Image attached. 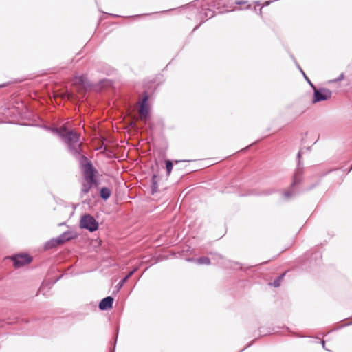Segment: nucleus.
I'll use <instances>...</instances> for the list:
<instances>
[{
    "instance_id": "f03ea898",
    "label": "nucleus",
    "mask_w": 352,
    "mask_h": 352,
    "mask_svg": "<svg viewBox=\"0 0 352 352\" xmlns=\"http://www.w3.org/2000/svg\"><path fill=\"white\" fill-rule=\"evenodd\" d=\"M104 182V176L89 164V190L98 189Z\"/></svg>"
},
{
    "instance_id": "f257e3e1",
    "label": "nucleus",
    "mask_w": 352,
    "mask_h": 352,
    "mask_svg": "<svg viewBox=\"0 0 352 352\" xmlns=\"http://www.w3.org/2000/svg\"><path fill=\"white\" fill-rule=\"evenodd\" d=\"M52 131L58 135L67 145L69 151L79 161L84 182L82 192H88V158L85 156L82 149V142L80 135L74 130L69 129L65 126L59 129H53Z\"/></svg>"
},
{
    "instance_id": "9d476101",
    "label": "nucleus",
    "mask_w": 352,
    "mask_h": 352,
    "mask_svg": "<svg viewBox=\"0 0 352 352\" xmlns=\"http://www.w3.org/2000/svg\"><path fill=\"white\" fill-rule=\"evenodd\" d=\"M59 243L58 242V240L57 239H52L51 240L48 241L47 242L45 243V250H50V249H52L55 247H56L57 245H58Z\"/></svg>"
},
{
    "instance_id": "dca6fc26",
    "label": "nucleus",
    "mask_w": 352,
    "mask_h": 352,
    "mask_svg": "<svg viewBox=\"0 0 352 352\" xmlns=\"http://www.w3.org/2000/svg\"><path fill=\"white\" fill-rule=\"evenodd\" d=\"M343 78H344V74H341L338 78H337V79H336V80H329V82L340 81V80H342Z\"/></svg>"
},
{
    "instance_id": "423d86ee",
    "label": "nucleus",
    "mask_w": 352,
    "mask_h": 352,
    "mask_svg": "<svg viewBox=\"0 0 352 352\" xmlns=\"http://www.w3.org/2000/svg\"><path fill=\"white\" fill-rule=\"evenodd\" d=\"M148 116V107L147 98H144L139 109V117L141 120H146Z\"/></svg>"
},
{
    "instance_id": "20e7f679",
    "label": "nucleus",
    "mask_w": 352,
    "mask_h": 352,
    "mask_svg": "<svg viewBox=\"0 0 352 352\" xmlns=\"http://www.w3.org/2000/svg\"><path fill=\"white\" fill-rule=\"evenodd\" d=\"M14 266L16 268L21 267L26 264L30 263L32 258L28 254H17L12 257Z\"/></svg>"
},
{
    "instance_id": "2eb2a0df",
    "label": "nucleus",
    "mask_w": 352,
    "mask_h": 352,
    "mask_svg": "<svg viewBox=\"0 0 352 352\" xmlns=\"http://www.w3.org/2000/svg\"><path fill=\"white\" fill-rule=\"evenodd\" d=\"M197 261L200 264H208L210 263V260L207 257L200 258Z\"/></svg>"
},
{
    "instance_id": "6ab92c4d",
    "label": "nucleus",
    "mask_w": 352,
    "mask_h": 352,
    "mask_svg": "<svg viewBox=\"0 0 352 352\" xmlns=\"http://www.w3.org/2000/svg\"><path fill=\"white\" fill-rule=\"evenodd\" d=\"M301 72L303 74V76H305V78L308 80L307 77L306 76L305 74L303 72V71L302 69H300Z\"/></svg>"
},
{
    "instance_id": "4468645a",
    "label": "nucleus",
    "mask_w": 352,
    "mask_h": 352,
    "mask_svg": "<svg viewBox=\"0 0 352 352\" xmlns=\"http://www.w3.org/2000/svg\"><path fill=\"white\" fill-rule=\"evenodd\" d=\"M133 273V271H131V272H129V274L118 284V289H120L123 286L124 283L128 280V278L129 277L131 276Z\"/></svg>"
},
{
    "instance_id": "1a4fd4ad",
    "label": "nucleus",
    "mask_w": 352,
    "mask_h": 352,
    "mask_svg": "<svg viewBox=\"0 0 352 352\" xmlns=\"http://www.w3.org/2000/svg\"><path fill=\"white\" fill-rule=\"evenodd\" d=\"M73 238L72 233L71 232H65L56 239L59 245L64 243L66 241H69Z\"/></svg>"
},
{
    "instance_id": "a211bd4d",
    "label": "nucleus",
    "mask_w": 352,
    "mask_h": 352,
    "mask_svg": "<svg viewBox=\"0 0 352 352\" xmlns=\"http://www.w3.org/2000/svg\"><path fill=\"white\" fill-rule=\"evenodd\" d=\"M100 241L96 240V241L94 242L95 244L94 245V247L98 246L100 245Z\"/></svg>"
},
{
    "instance_id": "f3484780",
    "label": "nucleus",
    "mask_w": 352,
    "mask_h": 352,
    "mask_svg": "<svg viewBox=\"0 0 352 352\" xmlns=\"http://www.w3.org/2000/svg\"><path fill=\"white\" fill-rule=\"evenodd\" d=\"M282 278V277H280L278 280H275L274 283H273V285L274 287H278L280 285V279Z\"/></svg>"
},
{
    "instance_id": "f8f14e48",
    "label": "nucleus",
    "mask_w": 352,
    "mask_h": 352,
    "mask_svg": "<svg viewBox=\"0 0 352 352\" xmlns=\"http://www.w3.org/2000/svg\"><path fill=\"white\" fill-rule=\"evenodd\" d=\"M80 226L88 230V214H85L80 220Z\"/></svg>"
},
{
    "instance_id": "0eeeda50",
    "label": "nucleus",
    "mask_w": 352,
    "mask_h": 352,
    "mask_svg": "<svg viewBox=\"0 0 352 352\" xmlns=\"http://www.w3.org/2000/svg\"><path fill=\"white\" fill-rule=\"evenodd\" d=\"M113 302V298L111 296H107L100 301L99 308L101 310L109 309L112 307Z\"/></svg>"
},
{
    "instance_id": "6e6552de",
    "label": "nucleus",
    "mask_w": 352,
    "mask_h": 352,
    "mask_svg": "<svg viewBox=\"0 0 352 352\" xmlns=\"http://www.w3.org/2000/svg\"><path fill=\"white\" fill-rule=\"evenodd\" d=\"M97 192H99L100 197L104 199H108L111 195V190L107 187L100 186L98 189H95Z\"/></svg>"
},
{
    "instance_id": "39448f33",
    "label": "nucleus",
    "mask_w": 352,
    "mask_h": 352,
    "mask_svg": "<svg viewBox=\"0 0 352 352\" xmlns=\"http://www.w3.org/2000/svg\"><path fill=\"white\" fill-rule=\"evenodd\" d=\"M314 96L313 99V102L314 103L318 102L320 101L327 100L331 96V91L327 89H316L314 88Z\"/></svg>"
},
{
    "instance_id": "7ed1b4c3",
    "label": "nucleus",
    "mask_w": 352,
    "mask_h": 352,
    "mask_svg": "<svg viewBox=\"0 0 352 352\" xmlns=\"http://www.w3.org/2000/svg\"><path fill=\"white\" fill-rule=\"evenodd\" d=\"M74 91H76L79 94L82 95L80 99L86 100L88 96H86L87 89L85 84L84 77H76L74 81Z\"/></svg>"
},
{
    "instance_id": "ddd939ff",
    "label": "nucleus",
    "mask_w": 352,
    "mask_h": 352,
    "mask_svg": "<svg viewBox=\"0 0 352 352\" xmlns=\"http://www.w3.org/2000/svg\"><path fill=\"white\" fill-rule=\"evenodd\" d=\"M166 168L167 171V175H170L173 169V162L170 160L166 161Z\"/></svg>"
},
{
    "instance_id": "9b49d317",
    "label": "nucleus",
    "mask_w": 352,
    "mask_h": 352,
    "mask_svg": "<svg viewBox=\"0 0 352 352\" xmlns=\"http://www.w3.org/2000/svg\"><path fill=\"white\" fill-rule=\"evenodd\" d=\"M98 228V223L94 217L89 216V232H94Z\"/></svg>"
}]
</instances>
